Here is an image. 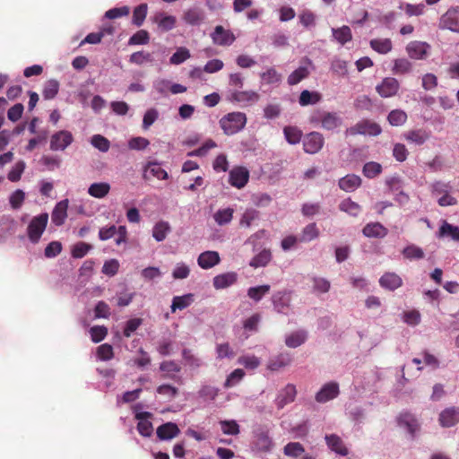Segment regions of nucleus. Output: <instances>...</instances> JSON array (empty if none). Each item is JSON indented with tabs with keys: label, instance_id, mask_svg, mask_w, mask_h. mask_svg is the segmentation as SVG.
<instances>
[{
	"label": "nucleus",
	"instance_id": "nucleus-40",
	"mask_svg": "<svg viewBox=\"0 0 459 459\" xmlns=\"http://www.w3.org/2000/svg\"><path fill=\"white\" fill-rule=\"evenodd\" d=\"M307 340V333L305 331H297L286 337L285 343L290 348H297Z\"/></svg>",
	"mask_w": 459,
	"mask_h": 459
},
{
	"label": "nucleus",
	"instance_id": "nucleus-46",
	"mask_svg": "<svg viewBox=\"0 0 459 459\" xmlns=\"http://www.w3.org/2000/svg\"><path fill=\"white\" fill-rule=\"evenodd\" d=\"M259 212L255 209H247L240 218V227L249 228L255 221L259 219Z\"/></svg>",
	"mask_w": 459,
	"mask_h": 459
},
{
	"label": "nucleus",
	"instance_id": "nucleus-47",
	"mask_svg": "<svg viewBox=\"0 0 459 459\" xmlns=\"http://www.w3.org/2000/svg\"><path fill=\"white\" fill-rule=\"evenodd\" d=\"M169 230L170 226L167 221H160L153 227L152 237L159 242L163 241Z\"/></svg>",
	"mask_w": 459,
	"mask_h": 459
},
{
	"label": "nucleus",
	"instance_id": "nucleus-35",
	"mask_svg": "<svg viewBox=\"0 0 459 459\" xmlns=\"http://www.w3.org/2000/svg\"><path fill=\"white\" fill-rule=\"evenodd\" d=\"M370 47L379 54H387L393 48L390 39H374L369 42Z\"/></svg>",
	"mask_w": 459,
	"mask_h": 459
},
{
	"label": "nucleus",
	"instance_id": "nucleus-52",
	"mask_svg": "<svg viewBox=\"0 0 459 459\" xmlns=\"http://www.w3.org/2000/svg\"><path fill=\"white\" fill-rule=\"evenodd\" d=\"M321 99V96L318 92H311L307 90H304L301 91L299 95V104L301 106H307L309 104H316Z\"/></svg>",
	"mask_w": 459,
	"mask_h": 459
},
{
	"label": "nucleus",
	"instance_id": "nucleus-42",
	"mask_svg": "<svg viewBox=\"0 0 459 459\" xmlns=\"http://www.w3.org/2000/svg\"><path fill=\"white\" fill-rule=\"evenodd\" d=\"M148 12L147 4L143 3L136 6L133 11L132 22L140 27L143 25Z\"/></svg>",
	"mask_w": 459,
	"mask_h": 459
},
{
	"label": "nucleus",
	"instance_id": "nucleus-27",
	"mask_svg": "<svg viewBox=\"0 0 459 459\" xmlns=\"http://www.w3.org/2000/svg\"><path fill=\"white\" fill-rule=\"evenodd\" d=\"M339 187L345 192H352L361 185V178L354 174H349L339 180Z\"/></svg>",
	"mask_w": 459,
	"mask_h": 459
},
{
	"label": "nucleus",
	"instance_id": "nucleus-63",
	"mask_svg": "<svg viewBox=\"0 0 459 459\" xmlns=\"http://www.w3.org/2000/svg\"><path fill=\"white\" fill-rule=\"evenodd\" d=\"M91 143L96 149H98L99 151H100L102 152H108L110 147L109 141L106 137H104L100 134L93 135L91 137Z\"/></svg>",
	"mask_w": 459,
	"mask_h": 459
},
{
	"label": "nucleus",
	"instance_id": "nucleus-37",
	"mask_svg": "<svg viewBox=\"0 0 459 459\" xmlns=\"http://www.w3.org/2000/svg\"><path fill=\"white\" fill-rule=\"evenodd\" d=\"M272 260V253L269 249H264L250 261L249 265L254 268L266 266Z\"/></svg>",
	"mask_w": 459,
	"mask_h": 459
},
{
	"label": "nucleus",
	"instance_id": "nucleus-33",
	"mask_svg": "<svg viewBox=\"0 0 459 459\" xmlns=\"http://www.w3.org/2000/svg\"><path fill=\"white\" fill-rule=\"evenodd\" d=\"M110 191V185L106 182L93 183L88 188V194L95 198H103Z\"/></svg>",
	"mask_w": 459,
	"mask_h": 459
},
{
	"label": "nucleus",
	"instance_id": "nucleus-36",
	"mask_svg": "<svg viewBox=\"0 0 459 459\" xmlns=\"http://www.w3.org/2000/svg\"><path fill=\"white\" fill-rule=\"evenodd\" d=\"M319 236V230L315 222L307 224L299 237V242H309Z\"/></svg>",
	"mask_w": 459,
	"mask_h": 459
},
{
	"label": "nucleus",
	"instance_id": "nucleus-15",
	"mask_svg": "<svg viewBox=\"0 0 459 459\" xmlns=\"http://www.w3.org/2000/svg\"><path fill=\"white\" fill-rule=\"evenodd\" d=\"M439 424L444 428H451L459 423V408L449 407L443 410L438 417Z\"/></svg>",
	"mask_w": 459,
	"mask_h": 459
},
{
	"label": "nucleus",
	"instance_id": "nucleus-10",
	"mask_svg": "<svg viewBox=\"0 0 459 459\" xmlns=\"http://www.w3.org/2000/svg\"><path fill=\"white\" fill-rule=\"evenodd\" d=\"M430 46L422 41H411L406 46V52L410 58L415 60H423L427 58Z\"/></svg>",
	"mask_w": 459,
	"mask_h": 459
},
{
	"label": "nucleus",
	"instance_id": "nucleus-59",
	"mask_svg": "<svg viewBox=\"0 0 459 459\" xmlns=\"http://www.w3.org/2000/svg\"><path fill=\"white\" fill-rule=\"evenodd\" d=\"M261 79L266 84H273L281 82V75L272 67L261 74Z\"/></svg>",
	"mask_w": 459,
	"mask_h": 459
},
{
	"label": "nucleus",
	"instance_id": "nucleus-24",
	"mask_svg": "<svg viewBox=\"0 0 459 459\" xmlns=\"http://www.w3.org/2000/svg\"><path fill=\"white\" fill-rule=\"evenodd\" d=\"M152 21L153 22L157 23L159 28L164 31L171 30L177 23V19L175 16L167 15L163 12L156 13L152 17Z\"/></svg>",
	"mask_w": 459,
	"mask_h": 459
},
{
	"label": "nucleus",
	"instance_id": "nucleus-41",
	"mask_svg": "<svg viewBox=\"0 0 459 459\" xmlns=\"http://www.w3.org/2000/svg\"><path fill=\"white\" fill-rule=\"evenodd\" d=\"M283 134L286 141L290 144H297L300 142L302 137V131L296 126H285L283 128Z\"/></svg>",
	"mask_w": 459,
	"mask_h": 459
},
{
	"label": "nucleus",
	"instance_id": "nucleus-16",
	"mask_svg": "<svg viewBox=\"0 0 459 459\" xmlns=\"http://www.w3.org/2000/svg\"><path fill=\"white\" fill-rule=\"evenodd\" d=\"M379 285L383 289L394 291L403 285V279L394 272H386L380 277Z\"/></svg>",
	"mask_w": 459,
	"mask_h": 459
},
{
	"label": "nucleus",
	"instance_id": "nucleus-54",
	"mask_svg": "<svg viewBox=\"0 0 459 459\" xmlns=\"http://www.w3.org/2000/svg\"><path fill=\"white\" fill-rule=\"evenodd\" d=\"M190 51L184 47H180L177 49V51L171 56L169 62L171 65H180L184 63L186 60L190 58Z\"/></svg>",
	"mask_w": 459,
	"mask_h": 459
},
{
	"label": "nucleus",
	"instance_id": "nucleus-30",
	"mask_svg": "<svg viewBox=\"0 0 459 459\" xmlns=\"http://www.w3.org/2000/svg\"><path fill=\"white\" fill-rule=\"evenodd\" d=\"M237 281V274L235 273H226L219 274L213 278V287L217 290L225 289Z\"/></svg>",
	"mask_w": 459,
	"mask_h": 459
},
{
	"label": "nucleus",
	"instance_id": "nucleus-62",
	"mask_svg": "<svg viewBox=\"0 0 459 459\" xmlns=\"http://www.w3.org/2000/svg\"><path fill=\"white\" fill-rule=\"evenodd\" d=\"M150 35L145 30L135 32L128 40L129 45H145L149 42Z\"/></svg>",
	"mask_w": 459,
	"mask_h": 459
},
{
	"label": "nucleus",
	"instance_id": "nucleus-34",
	"mask_svg": "<svg viewBox=\"0 0 459 459\" xmlns=\"http://www.w3.org/2000/svg\"><path fill=\"white\" fill-rule=\"evenodd\" d=\"M333 39L340 43L344 45L352 39L351 30L349 26L343 25L341 28L332 29Z\"/></svg>",
	"mask_w": 459,
	"mask_h": 459
},
{
	"label": "nucleus",
	"instance_id": "nucleus-21",
	"mask_svg": "<svg viewBox=\"0 0 459 459\" xmlns=\"http://www.w3.org/2000/svg\"><path fill=\"white\" fill-rule=\"evenodd\" d=\"M220 261V255L216 251H204L197 258V264L203 269H210L218 264Z\"/></svg>",
	"mask_w": 459,
	"mask_h": 459
},
{
	"label": "nucleus",
	"instance_id": "nucleus-22",
	"mask_svg": "<svg viewBox=\"0 0 459 459\" xmlns=\"http://www.w3.org/2000/svg\"><path fill=\"white\" fill-rule=\"evenodd\" d=\"M68 199L58 202L52 212V221L56 226L64 224L67 217Z\"/></svg>",
	"mask_w": 459,
	"mask_h": 459
},
{
	"label": "nucleus",
	"instance_id": "nucleus-26",
	"mask_svg": "<svg viewBox=\"0 0 459 459\" xmlns=\"http://www.w3.org/2000/svg\"><path fill=\"white\" fill-rule=\"evenodd\" d=\"M362 233L367 238H382L388 234V230L380 222H370L363 228Z\"/></svg>",
	"mask_w": 459,
	"mask_h": 459
},
{
	"label": "nucleus",
	"instance_id": "nucleus-45",
	"mask_svg": "<svg viewBox=\"0 0 459 459\" xmlns=\"http://www.w3.org/2000/svg\"><path fill=\"white\" fill-rule=\"evenodd\" d=\"M440 237H450L453 240L459 241V227L444 221L439 228Z\"/></svg>",
	"mask_w": 459,
	"mask_h": 459
},
{
	"label": "nucleus",
	"instance_id": "nucleus-14",
	"mask_svg": "<svg viewBox=\"0 0 459 459\" xmlns=\"http://www.w3.org/2000/svg\"><path fill=\"white\" fill-rule=\"evenodd\" d=\"M339 393V385L337 383H327L316 393V401L320 403H325L337 397Z\"/></svg>",
	"mask_w": 459,
	"mask_h": 459
},
{
	"label": "nucleus",
	"instance_id": "nucleus-29",
	"mask_svg": "<svg viewBox=\"0 0 459 459\" xmlns=\"http://www.w3.org/2000/svg\"><path fill=\"white\" fill-rule=\"evenodd\" d=\"M204 19V11L198 7L186 10L183 14V20L189 25H199Z\"/></svg>",
	"mask_w": 459,
	"mask_h": 459
},
{
	"label": "nucleus",
	"instance_id": "nucleus-6",
	"mask_svg": "<svg viewBox=\"0 0 459 459\" xmlns=\"http://www.w3.org/2000/svg\"><path fill=\"white\" fill-rule=\"evenodd\" d=\"M325 139L322 134L311 132L305 135L303 139V149L309 154L317 153L324 146Z\"/></svg>",
	"mask_w": 459,
	"mask_h": 459
},
{
	"label": "nucleus",
	"instance_id": "nucleus-25",
	"mask_svg": "<svg viewBox=\"0 0 459 459\" xmlns=\"http://www.w3.org/2000/svg\"><path fill=\"white\" fill-rule=\"evenodd\" d=\"M325 439L328 447L336 454L342 456H345L349 454L348 448L339 436L335 434L326 435Z\"/></svg>",
	"mask_w": 459,
	"mask_h": 459
},
{
	"label": "nucleus",
	"instance_id": "nucleus-4",
	"mask_svg": "<svg viewBox=\"0 0 459 459\" xmlns=\"http://www.w3.org/2000/svg\"><path fill=\"white\" fill-rule=\"evenodd\" d=\"M48 222V214L44 212L35 216L30 222L27 231L29 239L32 243H38Z\"/></svg>",
	"mask_w": 459,
	"mask_h": 459
},
{
	"label": "nucleus",
	"instance_id": "nucleus-58",
	"mask_svg": "<svg viewBox=\"0 0 459 459\" xmlns=\"http://www.w3.org/2000/svg\"><path fill=\"white\" fill-rule=\"evenodd\" d=\"M217 146L216 143L212 139H208L201 147L195 149L187 153L189 157H203L207 154L209 150L213 149Z\"/></svg>",
	"mask_w": 459,
	"mask_h": 459
},
{
	"label": "nucleus",
	"instance_id": "nucleus-13",
	"mask_svg": "<svg viewBox=\"0 0 459 459\" xmlns=\"http://www.w3.org/2000/svg\"><path fill=\"white\" fill-rule=\"evenodd\" d=\"M249 178V172L244 167H235L229 174V182L232 186L238 189L244 187Z\"/></svg>",
	"mask_w": 459,
	"mask_h": 459
},
{
	"label": "nucleus",
	"instance_id": "nucleus-64",
	"mask_svg": "<svg viewBox=\"0 0 459 459\" xmlns=\"http://www.w3.org/2000/svg\"><path fill=\"white\" fill-rule=\"evenodd\" d=\"M130 63L141 65L144 63L152 62V55L144 51H137L133 53L129 58Z\"/></svg>",
	"mask_w": 459,
	"mask_h": 459
},
{
	"label": "nucleus",
	"instance_id": "nucleus-5",
	"mask_svg": "<svg viewBox=\"0 0 459 459\" xmlns=\"http://www.w3.org/2000/svg\"><path fill=\"white\" fill-rule=\"evenodd\" d=\"M438 28L459 33V6L451 7L441 15Z\"/></svg>",
	"mask_w": 459,
	"mask_h": 459
},
{
	"label": "nucleus",
	"instance_id": "nucleus-38",
	"mask_svg": "<svg viewBox=\"0 0 459 459\" xmlns=\"http://www.w3.org/2000/svg\"><path fill=\"white\" fill-rule=\"evenodd\" d=\"M339 209L353 217H357L361 212L360 205L353 202L351 198L342 200L339 204Z\"/></svg>",
	"mask_w": 459,
	"mask_h": 459
},
{
	"label": "nucleus",
	"instance_id": "nucleus-39",
	"mask_svg": "<svg viewBox=\"0 0 459 459\" xmlns=\"http://www.w3.org/2000/svg\"><path fill=\"white\" fill-rule=\"evenodd\" d=\"M233 213L232 208L220 209L213 214V219L218 225L222 226L231 221Z\"/></svg>",
	"mask_w": 459,
	"mask_h": 459
},
{
	"label": "nucleus",
	"instance_id": "nucleus-60",
	"mask_svg": "<svg viewBox=\"0 0 459 459\" xmlns=\"http://www.w3.org/2000/svg\"><path fill=\"white\" fill-rule=\"evenodd\" d=\"M25 169V162L23 160H19L15 163L14 167L9 171L7 175V178L11 182H17L21 179L22 175Z\"/></svg>",
	"mask_w": 459,
	"mask_h": 459
},
{
	"label": "nucleus",
	"instance_id": "nucleus-32",
	"mask_svg": "<svg viewBox=\"0 0 459 459\" xmlns=\"http://www.w3.org/2000/svg\"><path fill=\"white\" fill-rule=\"evenodd\" d=\"M412 71V64L407 58H396L394 60L392 73L396 75H404Z\"/></svg>",
	"mask_w": 459,
	"mask_h": 459
},
{
	"label": "nucleus",
	"instance_id": "nucleus-11",
	"mask_svg": "<svg viewBox=\"0 0 459 459\" xmlns=\"http://www.w3.org/2000/svg\"><path fill=\"white\" fill-rule=\"evenodd\" d=\"M297 390L294 385L288 384L277 394L274 403L278 410L283 409L287 404L294 402Z\"/></svg>",
	"mask_w": 459,
	"mask_h": 459
},
{
	"label": "nucleus",
	"instance_id": "nucleus-28",
	"mask_svg": "<svg viewBox=\"0 0 459 459\" xmlns=\"http://www.w3.org/2000/svg\"><path fill=\"white\" fill-rule=\"evenodd\" d=\"M403 138L417 145H422L429 139V133L425 129L410 130L403 134Z\"/></svg>",
	"mask_w": 459,
	"mask_h": 459
},
{
	"label": "nucleus",
	"instance_id": "nucleus-19",
	"mask_svg": "<svg viewBox=\"0 0 459 459\" xmlns=\"http://www.w3.org/2000/svg\"><path fill=\"white\" fill-rule=\"evenodd\" d=\"M150 177L156 178L160 180H165L169 178L168 172L163 169L160 163L150 161L146 164L143 171V178L149 179Z\"/></svg>",
	"mask_w": 459,
	"mask_h": 459
},
{
	"label": "nucleus",
	"instance_id": "nucleus-57",
	"mask_svg": "<svg viewBox=\"0 0 459 459\" xmlns=\"http://www.w3.org/2000/svg\"><path fill=\"white\" fill-rule=\"evenodd\" d=\"M238 363L244 366L247 369H255L261 364L259 358L255 355H245L240 356L238 359Z\"/></svg>",
	"mask_w": 459,
	"mask_h": 459
},
{
	"label": "nucleus",
	"instance_id": "nucleus-7",
	"mask_svg": "<svg viewBox=\"0 0 459 459\" xmlns=\"http://www.w3.org/2000/svg\"><path fill=\"white\" fill-rule=\"evenodd\" d=\"M400 90V82L394 77H385L377 85L376 91L382 98L395 96Z\"/></svg>",
	"mask_w": 459,
	"mask_h": 459
},
{
	"label": "nucleus",
	"instance_id": "nucleus-43",
	"mask_svg": "<svg viewBox=\"0 0 459 459\" xmlns=\"http://www.w3.org/2000/svg\"><path fill=\"white\" fill-rule=\"evenodd\" d=\"M387 120L393 126H401L407 121V114L402 109H394L388 114Z\"/></svg>",
	"mask_w": 459,
	"mask_h": 459
},
{
	"label": "nucleus",
	"instance_id": "nucleus-2",
	"mask_svg": "<svg viewBox=\"0 0 459 459\" xmlns=\"http://www.w3.org/2000/svg\"><path fill=\"white\" fill-rule=\"evenodd\" d=\"M247 123L246 114L242 112H231L224 116L220 120V126L223 133L227 135H232L241 131Z\"/></svg>",
	"mask_w": 459,
	"mask_h": 459
},
{
	"label": "nucleus",
	"instance_id": "nucleus-48",
	"mask_svg": "<svg viewBox=\"0 0 459 459\" xmlns=\"http://www.w3.org/2000/svg\"><path fill=\"white\" fill-rule=\"evenodd\" d=\"M270 289H271V287L268 284L260 285V286H256V287H251L247 290V296L251 299L258 302L262 299V298L265 294L269 293Z\"/></svg>",
	"mask_w": 459,
	"mask_h": 459
},
{
	"label": "nucleus",
	"instance_id": "nucleus-44",
	"mask_svg": "<svg viewBox=\"0 0 459 459\" xmlns=\"http://www.w3.org/2000/svg\"><path fill=\"white\" fill-rule=\"evenodd\" d=\"M290 363V358L288 355L280 354L268 361L267 368L271 371H277Z\"/></svg>",
	"mask_w": 459,
	"mask_h": 459
},
{
	"label": "nucleus",
	"instance_id": "nucleus-20",
	"mask_svg": "<svg viewBox=\"0 0 459 459\" xmlns=\"http://www.w3.org/2000/svg\"><path fill=\"white\" fill-rule=\"evenodd\" d=\"M180 429L176 423L167 422L157 428L156 434L160 440H169L178 437Z\"/></svg>",
	"mask_w": 459,
	"mask_h": 459
},
{
	"label": "nucleus",
	"instance_id": "nucleus-49",
	"mask_svg": "<svg viewBox=\"0 0 459 459\" xmlns=\"http://www.w3.org/2000/svg\"><path fill=\"white\" fill-rule=\"evenodd\" d=\"M58 91L59 82L56 80L51 79L45 83L42 94L45 100H52L57 95Z\"/></svg>",
	"mask_w": 459,
	"mask_h": 459
},
{
	"label": "nucleus",
	"instance_id": "nucleus-1",
	"mask_svg": "<svg viewBox=\"0 0 459 459\" xmlns=\"http://www.w3.org/2000/svg\"><path fill=\"white\" fill-rule=\"evenodd\" d=\"M309 122L314 126H320L327 131H333L341 126L342 118L335 112L315 109L309 116Z\"/></svg>",
	"mask_w": 459,
	"mask_h": 459
},
{
	"label": "nucleus",
	"instance_id": "nucleus-50",
	"mask_svg": "<svg viewBox=\"0 0 459 459\" xmlns=\"http://www.w3.org/2000/svg\"><path fill=\"white\" fill-rule=\"evenodd\" d=\"M308 75V69L305 66H299L289 75L288 83L290 85H296Z\"/></svg>",
	"mask_w": 459,
	"mask_h": 459
},
{
	"label": "nucleus",
	"instance_id": "nucleus-17",
	"mask_svg": "<svg viewBox=\"0 0 459 459\" xmlns=\"http://www.w3.org/2000/svg\"><path fill=\"white\" fill-rule=\"evenodd\" d=\"M152 414L149 411L137 412L135 419L139 420L137 424V430L143 437H151L153 432V427L148 419L152 418Z\"/></svg>",
	"mask_w": 459,
	"mask_h": 459
},
{
	"label": "nucleus",
	"instance_id": "nucleus-3",
	"mask_svg": "<svg viewBox=\"0 0 459 459\" xmlns=\"http://www.w3.org/2000/svg\"><path fill=\"white\" fill-rule=\"evenodd\" d=\"M382 133L381 126L369 119H362L354 126L347 128L344 132L346 136L357 134H368L377 136Z\"/></svg>",
	"mask_w": 459,
	"mask_h": 459
},
{
	"label": "nucleus",
	"instance_id": "nucleus-9",
	"mask_svg": "<svg viewBox=\"0 0 459 459\" xmlns=\"http://www.w3.org/2000/svg\"><path fill=\"white\" fill-rule=\"evenodd\" d=\"M73 141L74 136L69 131H58L51 136L50 149L52 151H64Z\"/></svg>",
	"mask_w": 459,
	"mask_h": 459
},
{
	"label": "nucleus",
	"instance_id": "nucleus-56",
	"mask_svg": "<svg viewBox=\"0 0 459 459\" xmlns=\"http://www.w3.org/2000/svg\"><path fill=\"white\" fill-rule=\"evenodd\" d=\"M216 354L218 359H223L225 358L232 359L235 356V352L230 347L229 342L219 343L216 345Z\"/></svg>",
	"mask_w": 459,
	"mask_h": 459
},
{
	"label": "nucleus",
	"instance_id": "nucleus-23",
	"mask_svg": "<svg viewBox=\"0 0 459 459\" xmlns=\"http://www.w3.org/2000/svg\"><path fill=\"white\" fill-rule=\"evenodd\" d=\"M272 301L275 311L281 314H287L290 299L285 291H279L273 295Z\"/></svg>",
	"mask_w": 459,
	"mask_h": 459
},
{
	"label": "nucleus",
	"instance_id": "nucleus-55",
	"mask_svg": "<svg viewBox=\"0 0 459 459\" xmlns=\"http://www.w3.org/2000/svg\"><path fill=\"white\" fill-rule=\"evenodd\" d=\"M284 455L291 457H298L304 452V446L299 442H290L283 448Z\"/></svg>",
	"mask_w": 459,
	"mask_h": 459
},
{
	"label": "nucleus",
	"instance_id": "nucleus-8",
	"mask_svg": "<svg viewBox=\"0 0 459 459\" xmlns=\"http://www.w3.org/2000/svg\"><path fill=\"white\" fill-rule=\"evenodd\" d=\"M260 95L255 91H230L229 100L241 105H250L257 102Z\"/></svg>",
	"mask_w": 459,
	"mask_h": 459
},
{
	"label": "nucleus",
	"instance_id": "nucleus-53",
	"mask_svg": "<svg viewBox=\"0 0 459 459\" xmlns=\"http://www.w3.org/2000/svg\"><path fill=\"white\" fill-rule=\"evenodd\" d=\"M362 171L366 178H374L382 172V166L377 162L369 161L365 163Z\"/></svg>",
	"mask_w": 459,
	"mask_h": 459
},
{
	"label": "nucleus",
	"instance_id": "nucleus-18",
	"mask_svg": "<svg viewBox=\"0 0 459 459\" xmlns=\"http://www.w3.org/2000/svg\"><path fill=\"white\" fill-rule=\"evenodd\" d=\"M397 422L400 427L406 428L412 437L420 429L419 422L415 416L408 411L400 413L397 418Z\"/></svg>",
	"mask_w": 459,
	"mask_h": 459
},
{
	"label": "nucleus",
	"instance_id": "nucleus-31",
	"mask_svg": "<svg viewBox=\"0 0 459 459\" xmlns=\"http://www.w3.org/2000/svg\"><path fill=\"white\" fill-rule=\"evenodd\" d=\"M194 302V295L189 293L183 296H176L172 299L170 309L175 313L178 309L183 310Z\"/></svg>",
	"mask_w": 459,
	"mask_h": 459
},
{
	"label": "nucleus",
	"instance_id": "nucleus-12",
	"mask_svg": "<svg viewBox=\"0 0 459 459\" xmlns=\"http://www.w3.org/2000/svg\"><path fill=\"white\" fill-rule=\"evenodd\" d=\"M212 42L219 46H230L236 39L235 35L230 30L224 29L221 25H217L211 34Z\"/></svg>",
	"mask_w": 459,
	"mask_h": 459
},
{
	"label": "nucleus",
	"instance_id": "nucleus-51",
	"mask_svg": "<svg viewBox=\"0 0 459 459\" xmlns=\"http://www.w3.org/2000/svg\"><path fill=\"white\" fill-rule=\"evenodd\" d=\"M402 253L404 258L409 260H420L424 257L423 250L415 245L407 246L403 248Z\"/></svg>",
	"mask_w": 459,
	"mask_h": 459
},
{
	"label": "nucleus",
	"instance_id": "nucleus-61",
	"mask_svg": "<svg viewBox=\"0 0 459 459\" xmlns=\"http://www.w3.org/2000/svg\"><path fill=\"white\" fill-rule=\"evenodd\" d=\"M182 357L186 364L192 368H197L202 365L201 359L197 358L189 349H184L182 351Z\"/></svg>",
	"mask_w": 459,
	"mask_h": 459
}]
</instances>
